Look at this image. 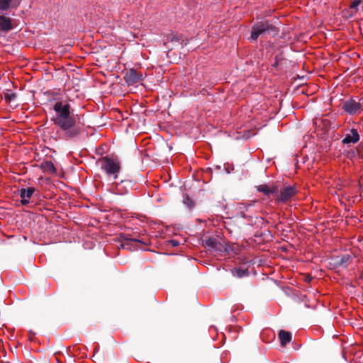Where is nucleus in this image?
Instances as JSON below:
<instances>
[{"mask_svg":"<svg viewBox=\"0 0 363 363\" xmlns=\"http://www.w3.org/2000/svg\"><path fill=\"white\" fill-rule=\"evenodd\" d=\"M55 115L51 121L64 133L65 139L76 138L82 131V128L77 124L74 110L67 101H59L53 106Z\"/></svg>","mask_w":363,"mask_h":363,"instance_id":"f257e3e1","label":"nucleus"},{"mask_svg":"<svg viewBox=\"0 0 363 363\" xmlns=\"http://www.w3.org/2000/svg\"><path fill=\"white\" fill-rule=\"evenodd\" d=\"M97 163L100 164L101 167L108 176H113L116 179L118 174L121 171V163L117 157L105 156L99 158Z\"/></svg>","mask_w":363,"mask_h":363,"instance_id":"f03ea898","label":"nucleus"},{"mask_svg":"<svg viewBox=\"0 0 363 363\" xmlns=\"http://www.w3.org/2000/svg\"><path fill=\"white\" fill-rule=\"evenodd\" d=\"M278 31L277 28L268 20L257 21L252 26L250 39L256 41L260 35L266 33H277Z\"/></svg>","mask_w":363,"mask_h":363,"instance_id":"7ed1b4c3","label":"nucleus"},{"mask_svg":"<svg viewBox=\"0 0 363 363\" xmlns=\"http://www.w3.org/2000/svg\"><path fill=\"white\" fill-rule=\"evenodd\" d=\"M225 241L218 238H209L202 241V245L208 250L223 255L225 251Z\"/></svg>","mask_w":363,"mask_h":363,"instance_id":"20e7f679","label":"nucleus"},{"mask_svg":"<svg viewBox=\"0 0 363 363\" xmlns=\"http://www.w3.org/2000/svg\"><path fill=\"white\" fill-rule=\"evenodd\" d=\"M298 193L295 186H287L280 189L279 194L275 198L277 203H287L291 201V199L294 197Z\"/></svg>","mask_w":363,"mask_h":363,"instance_id":"39448f33","label":"nucleus"},{"mask_svg":"<svg viewBox=\"0 0 363 363\" xmlns=\"http://www.w3.org/2000/svg\"><path fill=\"white\" fill-rule=\"evenodd\" d=\"M342 108L350 115L356 114L363 110L362 104L357 102L353 99L344 101L342 103Z\"/></svg>","mask_w":363,"mask_h":363,"instance_id":"423d86ee","label":"nucleus"},{"mask_svg":"<svg viewBox=\"0 0 363 363\" xmlns=\"http://www.w3.org/2000/svg\"><path fill=\"white\" fill-rule=\"evenodd\" d=\"M124 80L128 85H133L143 80V75L135 69H130L124 75Z\"/></svg>","mask_w":363,"mask_h":363,"instance_id":"0eeeda50","label":"nucleus"},{"mask_svg":"<svg viewBox=\"0 0 363 363\" xmlns=\"http://www.w3.org/2000/svg\"><path fill=\"white\" fill-rule=\"evenodd\" d=\"M38 196L39 191L34 187H28L26 189L22 188L20 190V196L21 198V203L23 206H26L29 203V200L33 196Z\"/></svg>","mask_w":363,"mask_h":363,"instance_id":"6e6552de","label":"nucleus"},{"mask_svg":"<svg viewBox=\"0 0 363 363\" xmlns=\"http://www.w3.org/2000/svg\"><path fill=\"white\" fill-rule=\"evenodd\" d=\"M351 133L345 135V137L342 140L343 144L356 143L359 140V135L357 129L352 128L350 130Z\"/></svg>","mask_w":363,"mask_h":363,"instance_id":"1a4fd4ad","label":"nucleus"},{"mask_svg":"<svg viewBox=\"0 0 363 363\" xmlns=\"http://www.w3.org/2000/svg\"><path fill=\"white\" fill-rule=\"evenodd\" d=\"M279 338L281 347H285L288 343L291 341L292 335L290 332L281 330L279 332Z\"/></svg>","mask_w":363,"mask_h":363,"instance_id":"9d476101","label":"nucleus"},{"mask_svg":"<svg viewBox=\"0 0 363 363\" xmlns=\"http://www.w3.org/2000/svg\"><path fill=\"white\" fill-rule=\"evenodd\" d=\"M314 124L317 128L323 130V132L328 131L330 126V121L328 119L323 118H315L314 121Z\"/></svg>","mask_w":363,"mask_h":363,"instance_id":"9b49d317","label":"nucleus"},{"mask_svg":"<svg viewBox=\"0 0 363 363\" xmlns=\"http://www.w3.org/2000/svg\"><path fill=\"white\" fill-rule=\"evenodd\" d=\"M41 168L44 172L55 174L56 173V168L51 161H45L41 164Z\"/></svg>","mask_w":363,"mask_h":363,"instance_id":"f8f14e48","label":"nucleus"},{"mask_svg":"<svg viewBox=\"0 0 363 363\" xmlns=\"http://www.w3.org/2000/svg\"><path fill=\"white\" fill-rule=\"evenodd\" d=\"M231 272L233 276L238 278L247 277L250 274L247 269H242L241 267H235L231 269Z\"/></svg>","mask_w":363,"mask_h":363,"instance_id":"ddd939ff","label":"nucleus"},{"mask_svg":"<svg viewBox=\"0 0 363 363\" xmlns=\"http://www.w3.org/2000/svg\"><path fill=\"white\" fill-rule=\"evenodd\" d=\"M16 0H0V10L2 11H6L11 8H14L15 5L13 2Z\"/></svg>","mask_w":363,"mask_h":363,"instance_id":"4468645a","label":"nucleus"},{"mask_svg":"<svg viewBox=\"0 0 363 363\" xmlns=\"http://www.w3.org/2000/svg\"><path fill=\"white\" fill-rule=\"evenodd\" d=\"M121 237L125 240L135 242H139V243L143 244L145 245H147L149 244L148 240H143V239L140 240L137 238H132L130 235H121Z\"/></svg>","mask_w":363,"mask_h":363,"instance_id":"2eb2a0df","label":"nucleus"},{"mask_svg":"<svg viewBox=\"0 0 363 363\" xmlns=\"http://www.w3.org/2000/svg\"><path fill=\"white\" fill-rule=\"evenodd\" d=\"M257 190L262 193L264 196H269L270 195V186L267 184H261L256 186Z\"/></svg>","mask_w":363,"mask_h":363,"instance_id":"dca6fc26","label":"nucleus"},{"mask_svg":"<svg viewBox=\"0 0 363 363\" xmlns=\"http://www.w3.org/2000/svg\"><path fill=\"white\" fill-rule=\"evenodd\" d=\"M4 98L6 102L10 103L16 98V94L11 90H7L6 92L4 93Z\"/></svg>","mask_w":363,"mask_h":363,"instance_id":"f3484780","label":"nucleus"},{"mask_svg":"<svg viewBox=\"0 0 363 363\" xmlns=\"http://www.w3.org/2000/svg\"><path fill=\"white\" fill-rule=\"evenodd\" d=\"M224 247H225V251L223 252V253H225L228 255H230V253L236 254V247H237L235 245V244H226L225 242Z\"/></svg>","mask_w":363,"mask_h":363,"instance_id":"a211bd4d","label":"nucleus"},{"mask_svg":"<svg viewBox=\"0 0 363 363\" xmlns=\"http://www.w3.org/2000/svg\"><path fill=\"white\" fill-rule=\"evenodd\" d=\"M183 203L189 208H192L195 205L194 201L189 196V195L184 196Z\"/></svg>","mask_w":363,"mask_h":363,"instance_id":"6ab92c4d","label":"nucleus"},{"mask_svg":"<svg viewBox=\"0 0 363 363\" xmlns=\"http://www.w3.org/2000/svg\"><path fill=\"white\" fill-rule=\"evenodd\" d=\"M351 260V256L350 255H344L339 261V265H343L347 264L348 262Z\"/></svg>","mask_w":363,"mask_h":363,"instance_id":"aec40b11","label":"nucleus"},{"mask_svg":"<svg viewBox=\"0 0 363 363\" xmlns=\"http://www.w3.org/2000/svg\"><path fill=\"white\" fill-rule=\"evenodd\" d=\"M280 190L277 185H272L270 187V194H274L276 197H277V194H279Z\"/></svg>","mask_w":363,"mask_h":363,"instance_id":"412c9836","label":"nucleus"},{"mask_svg":"<svg viewBox=\"0 0 363 363\" xmlns=\"http://www.w3.org/2000/svg\"><path fill=\"white\" fill-rule=\"evenodd\" d=\"M362 4V0H354L352 2L350 8L352 9L357 10V6Z\"/></svg>","mask_w":363,"mask_h":363,"instance_id":"4be33fe9","label":"nucleus"},{"mask_svg":"<svg viewBox=\"0 0 363 363\" xmlns=\"http://www.w3.org/2000/svg\"><path fill=\"white\" fill-rule=\"evenodd\" d=\"M182 40V35H173L171 37V41H179Z\"/></svg>","mask_w":363,"mask_h":363,"instance_id":"5701e85b","label":"nucleus"},{"mask_svg":"<svg viewBox=\"0 0 363 363\" xmlns=\"http://www.w3.org/2000/svg\"><path fill=\"white\" fill-rule=\"evenodd\" d=\"M234 170V166L233 164H228L227 166L225 167V171L228 172V173H230L231 172H233Z\"/></svg>","mask_w":363,"mask_h":363,"instance_id":"b1692460","label":"nucleus"},{"mask_svg":"<svg viewBox=\"0 0 363 363\" xmlns=\"http://www.w3.org/2000/svg\"><path fill=\"white\" fill-rule=\"evenodd\" d=\"M279 60H280V59H279V56H278V55H277V56L275 57V58H274V62L272 64V66H273L274 67H278V65H279Z\"/></svg>","mask_w":363,"mask_h":363,"instance_id":"393cba45","label":"nucleus"},{"mask_svg":"<svg viewBox=\"0 0 363 363\" xmlns=\"http://www.w3.org/2000/svg\"><path fill=\"white\" fill-rule=\"evenodd\" d=\"M169 242L172 247H177L179 245V242L175 240H171L169 241Z\"/></svg>","mask_w":363,"mask_h":363,"instance_id":"a878e982","label":"nucleus"},{"mask_svg":"<svg viewBox=\"0 0 363 363\" xmlns=\"http://www.w3.org/2000/svg\"><path fill=\"white\" fill-rule=\"evenodd\" d=\"M312 279H313V278H312V277H311L310 274H306V275L305 276L304 280H305V281H306V282L309 283V282H311V281L312 280Z\"/></svg>","mask_w":363,"mask_h":363,"instance_id":"bb28decb","label":"nucleus"},{"mask_svg":"<svg viewBox=\"0 0 363 363\" xmlns=\"http://www.w3.org/2000/svg\"><path fill=\"white\" fill-rule=\"evenodd\" d=\"M265 235H266V233H258V232H257V233H256L255 234V237H264V236H265Z\"/></svg>","mask_w":363,"mask_h":363,"instance_id":"cd10ccee","label":"nucleus"},{"mask_svg":"<svg viewBox=\"0 0 363 363\" xmlns=\"http://www.w3.org/2000/svg\"><path fill=\"white\" fill-rule=\"evenodd\" d=\"M359 279H363V270L361 272V274L359 276Z\"/></svg>","mask_w":363,"mask_h":363,"instance_id":"c85d7f7f","label":"nucleus"},{"mask_svg":"<svg viewBox=\"0 0 363 363\" xmlns=\"http://www.w3.org/2000/svg\"><path fill=\"white\" fill-rule=\"evenodd\" d=\"M98 350H99V346H97V347L94 349V353H96Z\"/></svg>","mask_w":363,"mask_h":363,"instance_id":"c756f323","label":"nucleus"},{"mask_svg":"<svg viewBox=\"0 0 363 363\" xmlns=\"http://www.w3.org/2000/svg\"><path fill=\"white\" fill-rule=\"evenodd\" d=\"M29 340H30V341H33V337L30 336V337H29Z\"/></svg>","mask_w":363,"mask_h":363,"instance_id":"7c9ffc66","label":"nucleus"}]
</instances>
